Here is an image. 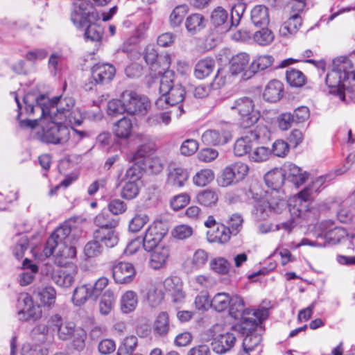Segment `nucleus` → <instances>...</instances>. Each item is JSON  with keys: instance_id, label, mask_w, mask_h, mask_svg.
<instances>
[{"instance_id": "nucleus-1", "label": "nucleus", "mask_w": 355, "mask_h": 355, "mask_svg": "<svg viewBox=\"0 0 355 355\" xmlns=\"http://www.w3.org/2000/svg\"><path fill=\"white\" fill-rule=\"evenodd\" d=\"M355 53L339 56L332 61V67L326 76L330 93L345 103L355 101Z\"/></svg>"}, {"instance_id": "nucleus-2", "label": "nucleus", "mask_w": 355, "mask_h": 355, "mask_svg": "<svg viewBox=\"0 0 355 355\" xmlns=\"http://www.w3.org/2000/svg\"><path fill=\"white\" fill-rule=\"evenodd\" d=\"M264 180L271 191H266V195L254 205L253 216L258 221L267 219L272 213H281L287 207V204L282 199L279 191L286 180L284 170L281 168L272 170L265 175Z\"/></svg>"}, {"instance_id": "nucleus-3", "label": "nucleus", "mask_w": 355, "mask_h": 355, "mask_svg": "<svg viewBox=\"0 0 355 355\" xmlns=\"http://www.w3.org/2000/svg\"><path fill=\"white\" fill-rule=\"evenodd\" d=\"M37 103L42 116H49L51 120L71 125H80L83 121L84 118L80 110L75 107V101L71 97L59 96L49 99L40 95Z\"/></svg>"}, {"instance_id": "nucleus-4", "label": "nucleus", "mask_w": 355, "mask_h": 355, "mask_svg": "<svg viewBox=\"0 0 355 355\" xmlns=\"http://www.w3.org/2000/svg\"><path fill=\"white\" fill-rule=\"evenodd\" d=\"M326 181V177L320 176L312 180L303 190L291 200L289 212L292 218L276 225L277 230L284 229L290 232L295 226V219L305 218L309 211V204L314 195L319 193Z\"/></svg>"}, {"instance_id": "nucleus-5", "label": "nucleus", "mask_w": 355, "mask_h": 355, "mask_svg": "<svg viewBox=\"0 0 355 355\" xmlns=\"http://www.w3.org/2000/svg\"><path fill=\"white\" fill-rule=\"evenodd\" d=\"M228 308L229 313L232 318H241V322L238 327H241L244 331H250L257 329L261 321L268 316L267 309L256 310L246 309L243 298L236 294L231 297V303Z\"/></svg>"}, {"instance_id": "nucleus-6", "label": "nucleus", "mask_w": 355, "mask_h": 355, "mask_svg": "<svg viewBox=\"0 0 355 355\" xmlns=\"http://www.w3.org/2000/svg\"><path fill=\"white\" fill-rule=\"evenodd\" d=\"M175 73L173 71L166 70L164 71L161 80L159 92L162 96L156 101L155 105L159 108H164V105L173 106L181 103L185 94L183 87L180 85H174Z\"/></svg>"}, {"instance_id": "nucleus-7", "label": "nucleus", "mask_w": 355, "mask_h": 355, "mask_svg": "<svg viewBox=\"0 0 355 355\" xmlns=\"http://www.w3.org/2000/svg\"><path fill=\"white\" fill-rule=\"evenodd\" d=\"M229 109L236 113L240 125L248 128L255 124L260 118V112L255 108L254 101L248 96L238 98L228 105Z\"/></svg>"}, {"instance_id": "nucleus-8", "label": "nucleus", "mask_w": 355, "mask_h": 355, "mask_svg": "<svg viewBox=\"0 0 355 355\" xmlns=\"http://www.w3.org/2000/svg\"><path fill=\"white\" fill-rule=\"evenodd\" d=\"M78 270L77 266L74 264L56 268L46 264L42 269V272L50 277L57 286L62 288H69L75 282Z\"/></svg>"}, {"instance_id": "nucleus-9", "label": "nucleus", "mask_w": 355, "mask_h": 355, "mask_svg": "<svg viewBox=\"0 0 355 355\" xmlns=\"http://www.w3.org/2000/svg\"><path fill=\"white\" fill-rule=\"evenodd\" d=\"M126 113L130 115H145L150 107L149 99L132 90H125L121 95Z\"/></svg>"}, {"instance_id": "nucleus-10", "label": "nucleus", "mask_w": 355, "mask_h": 355, "mask_svg": "<svg viewBox=\"0 0 355 355\" xmlns=\"http://www.w3.org/2000/svg\"><path fill=\"white\" fill-rule=\"evenodd\" d=\"M232 138L230 126L227 123L218 125L205 130L202 136V143L208 146H223Z\"/></svg>"}, {"instance_id": "nucleus-11", "label": "nucleus", "mask_w": 355, "mask_h": 355, "mask_svg": "<svg viewBox=\"0 0 355 355\" xmlns=\"http://www.w3.org/2000/svg\"><path fill=\"white\" fill-rule=\"evenodd\" d=\"M75 239L71 234V228L67 223H64L58 227L51 235L46 241L44 249L46 257L53 255L55 248L60 243H73Z\"/></svg>"}, {"instance_id": "nucleus-12", "label": "nucleus", "mask_w": 355, "mask_h": 355, "mask_svg": "<svg viewBox=\"0 0 355 355\" xmlns=\"http://www.w3.org/2000/svg\"><path fill=\"white\" fill-rule=\"evenodd\" d=\"M168 230L166 225L161 220H156L151 223L142 237L143 248L146 251H151L159 246V243L166 234Z\"/></svg>"}, {"instance_id": "nucleus-13", "label": "nucleus", "mask_w": 355, "mask_h": 355, "mask_svg": "<svg viewBox=\"0 0 355 355\" xmlns=\"http://www.w3.org/2000/svg\"><path fill=\"white\" fill-rule=\"evenodd\" d=\"M17 307L20 320H37L42 315L40 306L33 304L32 297L28 293H23L19 295Z\"/></svg>"}, {"instance_id": "nucleus-14", "label": "nucleus", "mask_w": 355, "mask_h": 355, "mask_svg": "<svg viewBox=\"0 0 355 355\" xmlns=\"http://www.w3.org/2000/svg\"><path fill=\"white\" fill-rule=\"evenodd\" d=\"M248 171V166L242 162H236L227 166L218 180V184L225 187L236 184L245 178Z\"/></svg>"}, {"instance_id": "nucleus-15", "label": "nucleus", "mask_w": 355, "mask_h": 355, "mask_svg": "<svg viewBox=\"0 0 355 355\" xmlns=\"http://www.w3.org/2000/svg\"><path fill=\"white\" fill-rule=\"evenodd\" d=\"M64 124L65 123L51 120L49 128L44 130L42 140L53 144H63L68 141L70 138V131Z\"/></svg>"}, {"instance_id": "nucleus-16", "label": "nucleus", "mask_w": 355, "mask_h": 355, "mask_svg": "<svg viewBox=\"0 0 355 355\" xmlns=\"http://www.w3.org/2000/svg\"><path fill=\"white\" fill-rule=\"evenodd\" d=\"M48 325L53 331H57L60 339L66 340L71 338L76 329V324L71 321H63L62 317L58 314L52 315Z\"/></svg>"}, {"instance_id": "nucleus-17", "label": "nucleus", "mask_w": 355, "mask_h": 355, "mask_svg": "<svg viewBox=\"0 0 355 355\" xmlns=\"http://www.w3.org/2000/svg\"><path fill=\"white\" fill-rule=\"evenodd\" d=\"M135 274V269L130 263L123 261L112 263V277L118 284L131 282Z\"/></svg>"}, {"instance_id": "nucleus-18", "label": "nucleus", "mask_w": 355, "mask_h": 355, "mask_svg": "<svg viewBox=\"0 0 355 355\" xmlns=\"http://www.w3.org/2000/svg\"><path fill=\"white\" fill-rule=\"evenodd\" d=\"M114 67L108 63H97L92 68V78L97 84H107L114 78Z\"/></svg>"}, {"instance_id": "nucleus-19", "label": "nucleus", "mask_w": 355, "mask_h": 355, "mask_svg": "<svg viewBox=\"0 0 355 355\" xmlns=\"http://www.w3.org/2000/svg\"><path fill=\"white\" fill-rule=\"evenodd\" d=\"M54 262L58 266H66L70 263L69 260L73 259L76 255V250L73 243H60L56 245L53 254Z\"/></svg>"}, {"instance_id": "nucleus-20", "label": "nucleus", "mask_w": 355, "mask_h": 355, "mask_svg": "<svg viewBox=\"0 0 355 355\" xmlns=\"http://www.w3.org/2000/svg\"><path fill=\"white\" fill-rule=\"evenodd\" d=\"M236 340V336L234 331L220 334L213 340L212 349L216 354H225L234 346Z\"/></svg>"}, {"instance_id": "nucleus-21", "label": "nucleus", "mask_w": 355, "mask_h": 355, "mask_svg": "<svg viewBox=\"0 0 355 355\" xmlns=\"http://www.w3.org/2000/svg\"><path fill=\"white\" fill-rule=\"evenodd\" d=\"M239 331H241L242 334L245 335L243 340V351L241 353V355H250L253 352H259L261 350L260 347V343L261 341V336L260 334L254 333L256 330L253 329L250 331H245L241 329V327H236Z\"/></svg>"}, {"instance_id": "nucleus-22", "label": "nucleus", "mask_w": 355, "mask_h": 355, "mask_svg": "<svg viewBox=\"0 0 355 355\" xmlns=\"http://www.w3.org/2000/svg\"><path fill=\"white\" fill-rule=\"evenodd\" d=\"M304 11L294 10L292 7V11L289 18L280 26L279 34L284 37L295 34L302 25L301 14Z\"/></svg>"}, {"instance_id": "nucleus-23", "label": "nucleus", "mask_w": 355, "mask_h": 355, "mask_svg": "<svg viewBox=\"0 0 355 355\" xmlns=\"http://www.w3.org/2000/svg\"><path fill=\"white\" fill-rule=\"evenodd\" d=\"M164 286L171 296L172 302L178 306L184 301L185 294L182 289V283L177 277L168 278L164 281Z\"/></svg>"}, {"instance_id": "nucleus-24", "label": "nucleus", "mask_w": 355, "mask_h": 355, "mask_svg": "<svg viewBox=\"0 0 355 355\" xmlns=\"http://www.w3.org/2000/svg\"><path fill=\"white\" fill-rule=\"evenodd\" d=\"M285 179L292 182L296 187L303 184L309 178V173L297 166L289 163L284 166Z\"/></svg>"}, {"instance_id": "nucleus-25", "label": "nucleus", "mask_w": 355, "mask_h": 355, "mask_svg": "<svg viewBox=\"0 0 355 355\" xmlns=\"http://www.w3.org/2000/svg\"><path fill=\"white\" fill-rule=\"evenodd\" d=\"M135 139L139 144L137 150L134 155V162H137L139 158H144L149 156L155 150V144L150 136L144 134H137L135 136Z\"/></svg>"}, {"instance_id": "nucleus-26", "label": "nucleus", "mask_w": 355, "mask_h": 355, "mask_svg": "<svg viewBox=\"0 0 355 355\" xmlns=\"http://www.w3.org/2000/svg\"><path fill=\"white\" fill-rule=\"evenodd\" d=\"M320 228L324 233V239L331 243H338L345 236V230L341 227H334L332 220L322 222Z\"/></svg>"}, {"instance_id": "nucleus-27", "label": "nucleus", "mask_w": 355, "mask_h": 355, "mask_svg": "<svg viewBox=\"0 0 355 355\" xmlns=\"http://www.w3.org/2000/svg\"><path fill=\"white\" fill-rule=\"evenodd\" d=\"M188 178L189 173L186 169L181 167H170L166 184L172 187H182Z\"/></svg>"}, {"instance_id": "nucleus-28", "label": "nucleus", "mask_w": 355, "mask_h": 355, "mask_svg": "<svg viewBox=\"0 0 355 355\" xmlns=\"http://www.w3.org/2000/svg\"><path fill=\"white\" fill-rule=\"evenodd\" d=\"M149 265L155 270L162 268L165 266L169 257L170 250L167 246H157L152 250Z\"/></svg>"}, {"instance_id": "nucleus-29", "label": "nucleus", "mask_w": 355, "mask_h": 355, "mask_svg": "<svg viewBox=\"0 0 355 355\" xmlns=\"http://www.w3.org/2000/svg\"><path fill=\"white\" fill-rule=\"evenodd\" d=\"M94 239L99 241L107 248L114 247L119 241L116 227L112 229H97L94 232Z\"/></svg>"}, {"instance_id": "nucleus-30", "label": "nucleus", "mask_w": 355, "mask_h": 355, "mask_svg": "<svg viewBox=\"0 0 355 355\" xmlns=\"http://www.w3.org/2000/svg\"><path fill=\"white\" fill-rule=\"evenodd\" d=\"M87 6L85 2H80L73 6L71 19L73 24L78 28L87 26L89 22V11L87 10Z\"/></svg>"}, {"instance_id": "nucleus-31", "label": "nucleus", "mask_w": 355, "mask_h": 355, "mask_svg": "<svg viewBox=\"0 0 355 355\" xmlns=\"http://www.w3.org/2000/svg\"><path fill=\"white\" fill-rule=\"evenodd\" d=\"M283 92V84L279 80H272L266 85L263 96L266 101L270 103H275L282 97Z\"/></svg>"}, {"instance_id": "nucleus-32", "label": "nucleus", "mask_w": 355, "mask_h": 355, "mask_svg": "<svg viewBox=\"0 0 355 355\" xmlns=\"http://www.w3.org/2000/svg\"><path fill=\"white\" fill-rule=\"evenodd\" d=\"M93 295L92 284H82L76 286L73 290L71 302L75 306H80L85 304Z\"/></svg>"}, {"instance_id": "nucleus-33", "label": "nucleus", "mask_w": 355, "mask_h": 355, "mask_svg": "<svg viewBox=\"0 0 355 355\" xmlns=\"http://www.w3.org/2000/svg\"><path fill=\"white\" fill-rule=\"evenodd\" d=\"M250 56L245 53H240L233 56L230 62V73L236 76L243 72L248 66Z\"/></svg>"}, {"instance_id": "nucleus-34", "label": "nucleus", "mask_w": 355, "mask_h": 355, "mask_svg": "<svg viewBox=\"0 0 355 355\" xmlns=\"http://www.w3.org/2000/svg\"><path fill=\"white\" fill-rule=\"evenodd\" d=\"M230 230L223 224H217L216 228L211 229L207 232V238L209 242L227 243L231 235Z\"/></svg>"}, {"instance_id": "nucleus-35", "label": "nucleus", "mask_w": 355, "mask_h": 355, "mask_svg": "<svg viewBox=\"0 0 355 355\" xmlns=\"http://www.w3.org/2000/svg\"><path fill=\"white\" fill-rule=\"evenodd\" d=\"M206 26V21L202 15L191 14L185 20V27L187 32L193 35L201 31Z\"/></svg>"}, {"instance_id": "nucleus-36", "label": "nucleus", "mask_w": 355, "mask_h": 355, "mask_svg": "<svg viewBox=\"0 0 355 355\" xmlns=\"http://www.w3.org/2000/svg\"><path fill=\"white\" fill-rule=\"evenodd\" d=\"M132 123L130 119L123 116L114 124L113 133L119 139H128L131 135Z\"/></svg>"}, {"instance_id": "nucleus-37", "label": "nucleus", "mask_w": 355, "mask_h": 355, "mask_svg": "<svg viewBox=\"0 0 355 355\" xmlns=\"http://www.w3.org/2000/svg\"><path fill=\"white\" fill-rule=\"evenodd\" d=\"M211 20L216 26H221L223 31H227L232 28L228 13L222 7H217L211 13Z\"/></svg>"}, {"instance_id": "nucleus-38", "label": "nucleus", "mask_w": 355, "mask_h": 355, "mask_svg": "<svg viewBox=\"0 0 355 355\" xmlns=\"http://www.w3.org/2000/svg\"><path fill=\"white\" fill-rule=\"evenodd\" d=\"M207 261V253L205 250L199 249L194 252L191 259H188L185 261L184 268L187 271L191 272L203 267Z\"/></svg>"}, {"instance_id": "nucleus-39", "label": "nucleus", "mask_w": 355, "mask_h": 355, "mask_svg": "<svg viewBox=\"0 0 355 355\" xmlns=\"http://www.w3.org/2000/svg\"><path fill=\"white\" fill-rule=\"evenodd\" d=\"M215 68V60L211 58L200 60L195 66L194 74L198 79L209 76Z\"/></svg>"}, {"instance_id": "nucleus-40", "label": "nucleus", "mask_w": 355, "mask_h": 355, "mask_svg": "<svg viewBox=\"0 0 355 355\" xmlns=\"http://www.w3.org/2000/svg\"><path fill=\"white\" fill-rule=\"evenodd\" d=\"M251 20L256 26L268 25L270 21L268 8L263 5L255 6L251 10Z\"/></svg>"}, {"instance_id": "nucleus-41", "label": "nucleus", "mask_w": 355, "mask_h": 355, "mask_svg": "<svg viewBox=\"0 0 355 355\" xmlns=\"http://www.w3.org/2000/svg\"><path fill=\"white\" fill-rule=\"evenodd\" d=\"M354 210H355V203L349 197L340 205L337 212L338 219L343 223H347L350 222L354 216Z\"/></svg>"}, {"instance_id": "nucleus-42", "label": "nucleus", "mask_w": 355, "mask_h": 355, "mask_svg": "<svg viewBox=\"0 0 355 355\" xmlns=\"http://www.w3.org/2000/svg\"><path fill=\"white\" fill-rule=\"evenodd\" d=\"M218 200V193L213 189H207L200 191L196 196L198 203L204 207H211L215 206Z\"/></svg>"}, {"instance_id": "nucleus-43", "label": "nucleus", "mask_w": 355, "mask_h": 355, "mask_svg": "<svg viewBox=\"0 0 355 355\" xmlns=\"http://www.w3.org/2000/svg\"><path fill=\"white\" fill-rule=\"evenodd\" d=\"M138 304V297L133 291H128L121 297L120 308L123 313L132 312Z\"/></svg>"}, {"instance_id": "nucleus-44", "label": "nucleus", "mask_w": 355, "mask_h": 355, "mask_svg": "<svg viewBox=\"0 0 355 355\" xmlns=\"http://www.w3.org/2000/svg\"><path fill=\"white\" fill-rule=\"evenodd\" d=\"M35 295L44 305L51 306L55 302L56 291L51 286L38 288L35 291Z\"/></svg>"}, {"instance_id": "nucleus-45", "label": "nucleus", "mask_w": 355, "mask_h": 355, "mask_svg": "<svg viewBox=\"0 0 355 355\" xmlns=\"http://www.w3.org/2000/svg\"><path fill=\"white\" fill-rule=\"evenodd\" d=\"M154 331L160 336H165L170 329L169 316L168 313L163 311L158 314L154 322Z\"/></svg>"}, {"instance_id": "nucleus-46", "label": "nucleus", "mask_w": 355, "mask_h": 355, "mask_svg": "<svg viewBox=\"0 0 355 355\" xmlns=\"http://www.w3.org/2000/svg\"><path fill=\"white\" fill-rule=\"evenodd\" d=\"M23 266L24 268L30 270L29 271L22 272L18 277V282L20 285L25 286L33 282L35 274L38 271V267L35 264L31 263V261L27 259L24 261Z\"/></svg>"}, {"instance_id": "nucleus-47", "label": "nucleus", "mask_w": 355, "mask_h": 355, "mask_svg": "<svg viewBox=\"0 0 355 355\" xmlns=\"http://www.w3.org/2000/svg\"><path fill=\"white\" fill-rule=\"evenodd\" d=\"M115 302L114 293L107 290L103 294L98 304L99 312L103 315H107L112 310Z\"/></svg>"}, {"instance_id": "nucleus-48", "label": "nucleus", "mask_w": 355, "mask_h": 355, "mask_svg": "<svg viewBox=\"0 0 355 355\" xmlns=\"http://www.w3.org/2000/svg\"><path fill=\"white\" fill-rule=\"evenodd\" d=\"M231 303V297L227 293H218L211 300L210 307L217 312H223L226 310Z\"/></svg>"}, {"instance_id": "nucleus-49", "label": "nucleus", "mask_w": 355, "mask_h": 355, "mask_svg": "<svg viewBox=\"0 0 355 355\" xmlns=\"http://www.w3.org/2000/svg\"><path fill=\"white\" fill-rule=\"evenodd\" d=\"M214 179V173L211 169L204 168L197 172L193 177V182L197 187H205Z\"/></svg>"}, {"instance_id": "nucleus-50", "label": "nucleus", "mask_w": 355, "mask_h": 355, "mask_svg": "<svg viewBox=\"0 0 355 355\" xmlns=\"http://www.w3.org/2000/svg\"><path fill=\"white\" fill-rule=\"evenodd\" d=\"M286 77L288 83L292 87H302L306 82L304 73L294 68H289L286 71Z\"/></svg>"}, {"instance_id": "nucleus-51", "label": "nucleus", "mask_w": 355, "mask_h": 355, "mask_svg": "<svg viewBox=\"0 0 355 355\" xmlns=\"http://www.w3.org/2000/svg\"><path fill=\"white\" fill-rule=\"evenodd\" d=\"M274 58L271 55H264L257 57L253 60L250 66V71L255 73L270 67L273 63Z\"/></svg>"}, {"instance_id": "nucleus-52", "label": "nucleus", "mask_w": 355, "mask_h": 355, "mask_svg": "<svg viewBox=\"0 0 355 355\" xmlns=\"http://www.w3.org/2000/svg\"><path fill=\"white\" fill-rule=\"evenodd\" d=\"M252 148V141L249 137H243L238 139L234 146V155L241 157L250 153Z\"/></svg>"}, {"instance_id": "nucleus-53", "label": "nucleus", "mask_w": 355, "mask_h": 355, "mask_svg": "<svg viewBox=\"0 0 355 355\" xmlns=\"http://www.w3.org/2000/svg\"><path fill=\"white\" fill-rule=\"evenodd\" d=\"M94 224L98 229H112L117 226L118 221L108 214L100 213L95 217Z\"/></svg>"}, {"instance_id": "nucleus-54", "label": "nucleus", "mask_w": 355, "mask_h": 355, "mask_svg": "<svg viewBox=\"0 0 355 355\" xmlns=\"http://www.w3.org/2000/svg\"><path fill=\"white\" fill-rule=\"evenodd\" d=\"M187 12V7L185 5L176 6L169 17L170 24L173 27H178L182 22Z\"/></svg>"}, {"instance_id": "nucleus-55", "label": "nucleus", "mask_w": 355, "mask_h": 355, "mask_svg": "<svg viewBox=\"0 0 355 355\" xmlns=\"http://www.w3.org/2000/svg\"><path fill=\"white\" fill-rule=\"evenodd\" d=\"M254 40L259 45L265 46L270 44L275 38L273 33L267 28L256 31L253 35Z\"/></svg>"}, {"instance_id": "nucleus-56", "label": "nucleus", "mask_w": 355, "mask_h": 355, "mask_svg": "<svg viewBox=\"0 0 355 355\" xmlns=\"http://www.w3.org/2000/svg\"><path fill=\"white\" fill-rule=\"evenodd\" d=\"M103 28L100 25L93 23L87 25L85 31V37L92 42H99L102 39Z\"/></svg>"}, {"instance_id": "nucleus-57", "label": "nucleus", "mask_w": 355, "mask_h": 355, "mask_svg": "<svg viewBox=\"0 0 355 355\" xmlns=\"http://www.w3.org/2000/svg\"><path fill=\"white\" fill-rule=\"evenodd\" d=\"M107 114L116 116L126 112V108L123 106V99H112L108 101L107 105Z\"/></svg>"}, {"instance_id": "nucleus-58", "label": "nucleus", "mask_w": 355, "mask_h": 355, "mask_svg": "<svg viewBox=\"0 0 355 355\" xmlns=\"http://www.w3.org/2000/svg\"><path fill=\"white\" fill-rule=\"evenodd\" d=\"M124 182L125 184L123 187L121 192V197L127 200H132L136 198L139 192L137 182L127 181Z\"/></svg>"}, {"instance_id": "nucleus-59", "label": "nucleus", "mask_w": 355, "mask_h": 355, "mask_svg": "<svg viewBox=\"0 0 355 355\" xmlns=\"http://www.w3.org/2000/svg\"><path fill=\"white\" fill-rule=\"evenodd\" d=\"M149 220L147 214H137L129 223V230L132 232H139Z\"/></svg>"}, {"instance_id": "nucleus-60", "label": "nucleus", "mask_w": 355, "mask_h": 355, "mask_svg": "<svg viewBox=\"0 0 355 355\" xmlns=\"http://www.w3.org/2000/svg\"><path fill=\"white\" fill-rule=\"evenodd\" d=\"M103 248L99 241L94 239L89 241L84 248V254L87 258L96 257L101 254Z\"/></svg>"}, {"instance_id": "nucleus-61", "label": "nucleus", "mask_w": 355, "mask_h": 355, "mask_svg": "<svg viewBox=\"0 0 355 355\" xmlns=\"http://www.w3.org/2000/svg\"><path fill=\"white\" fill-rule=\"evenodd\" d=\"M270 154L271 151L268 148L260 146L249 154V158L252 161L260 162L267 160Z\"/></svg>"}, {"instance_id": "nucleus-62", "label": "nucleus", "mask_w": 355, "mask_h": 355, "mask_svg": "<svg viewBox=\"0 0 355 355\" xmlns=\"http://www.w3.org/2000/svg\"><path fill=\"white\" fill-rule=\"evenodd\" d=\"M210 267L211 270L218 273L225 274L229 271L230 263L224 258L218 257L211 261Z\"/></svg>"}, {"instance_id": "nucleus-63", "label": "nucleus", "mask_w": 355, "mask_h": 355, "mask_svg": "<svg viewBox=\"0 0 355 355\" xmlns=\"http://www.w3.org/2000/svg\"><path fill=\"white\" fill-rule=\"evenodd\" d=\"M198 142L193 139H187L180 146V153L186 156L193 155L198 149Z\"/></svg>"}, {"instance_id": "nucleus-64", "label": "nucleus", "mask_w": 355, "mask_h": 355, "mask_svg": "<svg viewBox=\"0 0 355 355\" xmlns=\"http://www.w3.org/2000/svg\"><path fill=\"white\" fill-rule=\"evenodd\" d=\"M271 153H273L277 157H284L289 152V145L284 140L278 139L276 140L273 144Z\"/></svg>"}]
</instances>
